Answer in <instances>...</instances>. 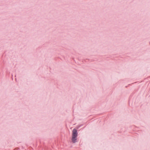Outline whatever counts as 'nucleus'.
I'll use <instances>...</instances> for the list:
<instances>
[{"mask_svg":"<svg viewBox=\"0 0 150 150\" xmlns=\"http://www.w3.org/2000/svg\"><path fill=\"white\" fill-rule=\"evenodd\" d=\"M76 137L72 136L71 140L73 143H75L76 142Z\"/></svg>","mask_w":150,"mask_h":150,"instance_id":"f03ea898","label":"nucleus"},{"mask_svg":"<svg viewBox=\"0 0 150 150\" xmlns=\"http://www.w3.org/2000/svg\"><path fill=\"white\" fill-rule=\"evenodd\" d=\"M78 135V133L77 130L76 129H73L72 131V136L73 137H77Z\"/></svg>","mask_w":150,"mask_h":150,"instance_id":"f257e3e1","label":"nucleus"}]
</instances>
